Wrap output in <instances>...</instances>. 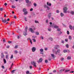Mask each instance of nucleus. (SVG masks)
Listing matches in <instances>:
<instances>
[{
	"label": "nucleus",
	"instance_id": "nucleus-22",
	"mask_svg": "<svg viewBox=\"0 0 74 74\" xmlns=\"http://www.w3.org/2000/svg\"><path fill=\"white\" fill-rule=\"evenodd\" d=\"M23 35L24 36H26V35H27V34H26V32H24Z\"/></svg>",
	"mask_w": 74,
	"mask_h": 74
},
{
	"label": "nucleus",
	"instance_id": "nucleus-26",
	"mask_svg": "<svg viewBox=\"0 0 74 74\" xmlns=\"http://www.w3.org/2000/svg\"><path fill=\"white\" fill-rule=\"evenodd\" d=\"M60 15L62 17L63 16H64V14H62V13H61L60 14Z\"/></svg>",
	"mask_w": 74,
	"mask_h": 74
},
{
	"label": "nucleus",
	"instance_id": "nucleus-45",
	"mask_svg": "<svg viewBox=\"0 0 74 74\" xmlns=\"http://www.w3.org/2000/svg\"><path fill=\"white\" fill-rule=\"evenodd\" d=\"M13 58V55H11V56L10 57V59H12V58Z\"/></svg>",
	"mask_w": 74,
	"mask_h": 74
},
{
	"label": "nucleus",
	"instance_id": "nucleus-10",
	"mask_svg": "<svg viewBox=\"0 0 74 74\" xmlns=\"http://www.w3.org/2000/svg\"><path fill=\"white\" fill-rule=\"evenodd\" d=\"M51 15H51V13H50L49 14L48 16V17L49 19H50L51 16Z\"/></svg>",
	"mask_w": 74,
	"mask_h": 74
},
{
	"label": "nucleus",
	"instance_id": "nucleus-41",
	"mask_svg": "<svg viewBox=\"0 0 74 74\" xmlns=\"http://www.w3.org/2000/svg\"><path fill=\"white\" fill-rule=\"evenodd\" d=\"M66 47L67 48H69V44H66Z\"/></svg>",
	"mask_w": 74,
	"mask_h": 74
},
{
	"label": "nucleus",
	"instance_id": "nucleus-55",
	"mask_svg": "<svg viewBox=\"0 0 74 74\" xmlns=\"http://www.w3.org/2000/svg\"><path fill=\"white\" fill-rule=\"evenodd\" d=\"M45 62L46 63H47L48 62V60H45Z\"/></svg>",
	"mask_w": 74,
	"mask_h": 74
},
{
	"label": "nucleus",
	"instance_id": "nucleus-63",
	"mask_svg": "<svg viewBox=\"0 0 74 74\" xmlns=\"http://www.w3.org/2000/svg\"><path fill=\"white\" fill-rule=\"evenodd\" d=\"M47 48H45V51H47Z\"/></svg>",
	"mask_w": 74,
	"mask_h": 74
},
{
	"label": "nucleus",
	"instance_id": "nucleus-29",
	"mask_svg": "<svg viewBox=\"0 0 74 74\" xmlns=\"http://www.w3.org/2000/svg\"><path fill=\"white\" fill-rule=\"evenodd\" d=\"M70 71V70H66L65 72V73H67V72H68V71Z\"/></svg>",
	"mask_w": 74,
	"mask_h": 74
},
{
	"label": "nucleus",
	"instance_id": "nucleus-52",
	"mask_svg": "<svg viewBox=\"0 0 74 74\" xmlns=\"http://www.w3.org/2000/svg\"><path fill=\"white\" fill-rule=\"evenodd\" d=\"M14 18L15 19H16V16H14Z\"/></svg>",
	"mask_w": 74,
	"mask_h": 74
},
{
	"label": "nucleus",
	"instance_id": "nucleus-60",
	"mask_svg": "<svg viewBox=\"0 0 74 74\" xmlns=\"http://www.w3.org/2000/svg\"><path fill=\"white\" fill-rule=\"evenodd\" d=\"M56 12L57 13H59V11L58 10H57Z\"/></svg>",
	"mask_w": 74,
	"mask_h": 74
},
{
	"label": "nucleus",
	"instance_id": "nucleus-4",
	"mask_svg": "<svg viewBox=\"0 0 74 74\" xmlns=\"http://www.w3.org/2000/svg\"><path fill=\"white\" fill-rule=\"evenodd\" d=\"M36 47H32V51L33 52H35V51H36Z\"/></svg>",
	"mask_w": 74,
	"mask_h": 74
},
{
	"label": "nucleus",
	"instance_id": "nucleus-23",
	"mask_svg": "<svg viewBox=\"0 0 74 74\" xmlns=\"http://www.w3.org/2000/svg\"><path fill=\"white\" fill-rule=\"evenodd\" d=\"M6 59L8 60V55H6Z\"/></svg>",
	"mask_w": 74,
	"mask_h": 74
},
{
	"label": "nucleus",
	"instance_id": "nucleus-51",
	"mask_svg": "<svg viewBox=\"0 0 74 74\" xmlns=\"http://www.w3.org/2000/svg\"><path fill=\"white\" fill-rule=\"evenodd\" d=\"M36 27H34V28H33V30H36Z\"/></svg>",
	"mask_w": 74,
	"mask_h": 74
},
{
	"label": "nucleus",
	"instance_id": "nucleus-54",
	"mask_svg": "<svg viewBox=\"0 0 74 74\" xmlns=\"http://www.w3.org/2000/svg\"><path fill=\"white\" fill-rule=\"evenodd\" d=\"M12 42L11 41H9L8 42V43H9V44H11V43Z\"/></svg>",
	"mask_w": 74,
	"mask_h": 74
},
{
	"label": "nucleus",
	"instance_id": "nucleus-28",
	"mask_svg": "<svg viewBox=\"0 0 74 74\" xmlns=\"http://www.w3.org/2000/svg\"><path fill=\"white\" fill-rule=\"evenodd\" d=\"M16 70H13L12 71V74H14V71H16Z\"/></svg>",
	"mask_w": 74,
	"mask_h": 74
},
{
	"label": "nucleus",
	"instance_id": "nucleus-32",
	"mask_svg": "<svg viewBox=\"0 0 74 74\" xmlns=\"http://www.w3.org/2000/svg\"><path fill=\"white\" fill-rule=\"evenodd\" d=\"M18 45H16L15 46V47H14V48L15 49H16L18 48Z\"/></svg>",
	"mask_w": 74,
	"mask_h": 74
},
{
	"label": "nucleus",
	"instance_id": "nucleus-50",
	"mask_svg": "<svg viewBox=\"0 0 74 74\" xmlns=\"http://www.w3.org/2000/svg\"><path fill=\"white\" fill-rule=\"evenodd\" d=\"M32 40H33L34 42H36V40L35 39H32Z\"/></svg>",
	"mask_w": 74,
	"mask_h": 74
},
{
	"label": "nucleus",
	"instance_id": "nucleus-56",
	"mask_svg": "<svg viewBox=\"0 0 74 74\" xmlns=\"http://www.w3.org/2000/svg\"><path fill=\"white\" fill-rule=\"evenodd\" d=\"M62 32H61V31H60V32L59 33V34H62Z\"/></svg>",
	"mask_w": 74,
	"mask_h": 74
},
{
	"label": "nucleus",
	"instance_id": "nucleus-59",
	"mask_svg": "<svg viewBox=\"0 0 74 74\" xmlns=\"http://www.w3.org/2000/svg\"><path fill=\"white\" fill-rule=\"evenodd\" d=\"M70 73H73L74 71H71L70 72Z\"/></svg>",
	"mask_w": 74,
	"mask_h": 74
},
{
	"label": "nucleus",
	"instance_id": "nucleus-49",
	"mask_svg": "<svg viewBox=\"0 0 74 74\" xmlns=\"http://www.w3.org/2000/svg\"><path fill=\"white\" fill-rule=\"evenodd\" d=\"M53 73H56V70H54L53 71Z\"/></svg>",
	"mask_w": 74,
	"mask_h": 74
},
{
	"label": "nucleus",
	"instance_id": "nucleus-39",
	"mask_svg": "<svg viewBox=\"0 0 74 74\" xmlns=\"http://www.w3.org/2000/svg\"><path fill=\"white\" fill-rule=\"evenodd\" d=\"M26 11V9H23V12H25Z\"/></svg>",
	"mask_w": 74,
	"mask_h": 74
},
{
	"label": "nucleus",
	"instance_id": "nucleus-17",
	"mask_svg": "<svg viewBox=\"0 0 74 74\" xmlns=\"http://www.w3.org/2000/svg\"><path fill=\"white\" fill-rule=\"evenodd\" d=\"M54 28H55V29H57L58 28H59V26L57 25H56V26H54Z\"/></svg>",
	"mask_w": 74,
	"mask_h": 74
},
{
	"label": "nucleus",
	"instance_id": "nucleus-37",
	"mask_svg": "<svg viewBox=\"0 0 74 74\" xmlns=\"http://www.w3.org/2000/svg\"><path fill=\"white\" fill-rule=\"evenodd\" d=\"M24 20L25 21H27V18H26V17H25Z\"/></svg>",
	"mask_w": 74,
	"mask_h": 74
},
{
	"label": "nucleus",
	"instance_id": "nucleus-47",
	"mask_svg": "<svg viewBox=\"0 0 74 74\" xmlns=\"http://www.w3.org/2000/svg\"><path fill=\"white\" fill-rule=\"evenodd\" d=\"M57 31L59 32V31H60V29L59 28H58L57 29Z\"/></svg>",
	"mask_w": 74,
	"mask_h": 74
},
{
	"label": "nucleus",
	"instance_id": "nucleus-27",
	"mask_svg": "<svg viewBox=\"0 0 74 74\" xmlns=\"http://www.w3.org/2000/svg\"><path fill=\"white\" fill-rule=\"evenodd\" d=\"M30 73L29 71H26V74H29Z\"/></svg>",
	"mask_w": 74,
	"mask_h": 74
},
{
	"label": "nucleus",
	"instance_id": "nucleus-64",
	"mask_svg": "<svg viewBox=\"0 0 74 74\" xmlns=\"http://www.w3.org/2000/svg\"><path fill=\"white\" fill-rule=\"evenodd\" d=\"M7 21H10V18H8L7 19Z\"/></svg>",
	"mask_w": 74,
	"mask_h": 74
},
{
	"label": "nucleus",
	"instance_id": "nucleus-16",
	"mask_svg": "<svg viewBox=\"0 0 74 74\" xmlns=\"http://www.w3.org/2000/svg\"><path fill=\"white\" fill-rule=\"evenodd\" d=\"M47 5H49L50 6H51V3H49V2H47Z\"/></svg>",
	"mask_w": 74,
	"mask_h": 74
},
{
	"label": "nucleus",
	"instance_id": "nucleus-5",
	"mask_svg": "<svg viewBox=\"0 0 74 74\" xmlns=\"http://www.w3.org/2000/svg\"><path fill=\"white\" fill-rule=\"evenodd\" d=\"M29 31H30L32 33H34V30H33V29H32V28H29Z\"/></svg>",
	"mask_w": 74,
	"mask_h": 74
},
{
	"label": "nucleus",
	"instance_id": "nucleus-20",
	"mask_svg": "<svg viewBox=\"0 0 74 74\" xmlns=\"http://www.w3.org/2000/svg\"><path fill=\"white\" fill-rule=\"evenodd\" d=\"M69 40H72V38H71V36H69Z\"/></svg>",
	"mask_w": 74,
	"mask_h": 74
},
{
	"label": "nucleus",
	"instance_id": "nucleus-42",
	"mask_svg": "<svg viewBox=\"0 0 74 74\" xmlns=\"http://www.w3.org/2000/svg\"><path fill=\"white\" fill-rule=\"evenodd\" d=\"M67 34L69 35V34H70V32H69V31H67Z\"/></svg>",
	"mask_w": 74,
	"mask_h": 74
},
{
	"label": "nucleus",
	"instance_id": "nucleus-18",
	"mask_svg": "<svg viewBox=\"0 0 74 74\" xmlns=\"http://www.w3.org/2000/svg\"><path fill=\"white\" fill-rule=\"evenodd\" d=\"M27 13H28V12L27 11H26L24 12V14L25 15H27Z\"/></svg>",
	"mask_w": 74,
	"mask_h": 74
},
{
	"label": "nucleus",
	"instance_id": "nucleus-62",
	"mask_svg": "<svg viewBox=\"0 0 74 74\" xmlns=\"http://www.w3.org/2000/svg\"><path fill=\"white\" fill-rule=\"evenodd\" d=\"M4 5H5V6H6V5H7V3H5L4 4Z\"/></svg>",
	"mask_w": 74,
	"mask_h": 74
},
{
	"label": "nucleus",
	"instance_id": "nucleus-46",
	"mask_svg": "<svg viewBox=\"0 0 74 74\" xmlns=\"http://www.w3.org/2000/svg\"><path fill=\"white\" fill-rule=\"evenodd\" d=\"M1 67L2 69H5V68L4 67V66H2Z\"/></svg>",
	"mask_w": 74,
	"mask_h": 74
},
{
	"label": "nucleus",
	"instance_id": "nucleus-38",
	"mask_svg": "<svg viewBox=\"0 0 74 74\" xmlns=\"http://www.w3.org/2000/svg\"><path fill=\"white\" fill-rule=\"evenodd\" d=\"M12 8H15V6L14 5H12Z\"/></svg>",
	"mask_w": 74,
	"mask_h": 74
},
{
	"label": "nucleus",
	"instance_id": "nucleus-24",
	"mask_svg": "<svg viewBox=\"0 0 74 74\" xmlns=\"http://www.w3.org/2000/svg\"><path fill=\"white\" fill-rule=\"evenodd\" d=\"M35 34L37 35H39V33H38V32H35Z\"/></svg>",
	"mask_w": 74,
	"mask_h": 74
},
{
	"label": "nucleus",
	"instance_id": "nucleus-48",
	"mask_svg": "<svg viewBox=\"0 0 74 74\" xmlns=\"http://www.w3.org/2000/svg\"><path fill=\"white\" fill-rule=\"evenodd\" d=\"M47 8L48 10H49L50 9V8H49V7H48V6L47 7Z\"/></svg>",
	"mask_w": 74,
	"mask_h": 74
},
{
	"label": "nucleus",
	"instance_id": "nucleus-3",
	"mask_svg": "<svg viewBox=\"0 0 74 74\" xmlns=\"http://www.w3.org/2000/svg\"><path fill=\"white\" fill-rule=\"evenodd\" d=\"M60 50L59 49L57 50V51H56L55 53V54H56V55H57L58 54V53H60Z\"/></svg>",
	"mask_w": 74,
	"mask_h": 74
},
{
	"label": "nucleus",
	"instance_id": "nucleus-31",
	"mask_svg": "<svg viewBox=\"0 0 74 74\" xmlns=\"http://www.w3.org/2000/svg\"><path fill=\"white\" fill-rule=\"evenodd\" d=\"M14 22H11L10 23V25H12V24H14Z\"/></svg>",
	"mask_w": 74,
	"mask_h": 74
},
{
	"label": "nucleus",
	"instance_id": "nucleus-30",
	"mask_svg": "<svg viewBox=\"0 0 74 74\" xmlns=\"http://www.w3.org/2000/svg\"><path fill=\"white\" fill-rule=\"evenodd\" d=\"M25 1L26 3H28L29 2V0H25Z\"/></svg>",
	"mask_w": 74,
	"mask_h": 74
},
{
	"label": "nucleus",
	"instance_id": "nucleus-43",
	"mask_svg": "<svg viewBox=\"0 0 74 74\" xmlns=\"http://www.w3.org/2000/svg\"><path fill=\"white\" fill-rule=\"evenodd\" d=\"M34 5L35 7H36V6H37V4H36V3H34Z\"/></svg>",
	"mask_w": 74,
	"mask_h": 74
},
{
	"label": "nucleus",
	"instance_id": "nucleus-58",
	"mask_svg": "<svg viewBox=\"0 0 74 74\" xmlns=\"http://www.w3.org/2000/svg\"><path fill=\"white\" fill-rule=\"evenodd\" d=\"M40 38H41L42 40H43V39H44V38L42 36L40 37Z\"/></svg>",
	"mask_w": 74,
	"mask_h": 74
},
{
	"label": "nucleus",
	"instance_id": "nucleus-9",
	"mask_svg": "<svg viewBox=\"0 0 74 74\" xmlns=\"http://www.w3.org/2000/svg\"><path fill=\"white\" fill-rule=\"evenodd\" d=\"M65 69H61L59 71V73H62L63 71H64L65 70Z\"/></svg>",
	"mask_w": 74,
	"mask_h": 74
},
{
	"label": "nucleus",
	"instance_id": "nucleus-6",
	"mask_svg": "<svg viewBox=\"0 0 74 74\" xmlns=\"http://www.w3.org/2000/svg\"><path fill=\"white\" fill-rule=\"evenodd\" d=\"M40 54H43L44 53H43V51H44V50L43 49H40Z\"/></svg>",
	"mask_w": 74,
	"mask_h": 74
},
{
	"label": "nucleus",
	"instance_id": "nucleus-53",
	"mask_svg": "<svg viewBox=\"0 0 74 74\" xmlns=\"http://www.w3.org/2000/svg\"><path fill=\"white\" fill-rule=\"evenodd\" d=\"M27 40H31V39H30V38H28L27 39Z\"/></svg>",
	"mask_w": 74,
	"mask_h": 74
},
{
	"label": "nucleus",
	"instance_id": "nucleus-40",
	"mask_svg": "<svg viewBox=\"0 0 74 74\" xmlns=\"http://www.w3.org/2000/svg\"><path fill=\"white\" fill-rule=\"evenodd\" d=\"M35 22L36 23H38V21H35Z\"/></svg>",
	"mask_w": 74,
	"mask_h": 74
},
{
	"label": "nucleus",
	"instance_id": "nucleus-33",
	"mask_svg": "<svg viewBox=\"0 0 74 74\" xmlns=\"http://www.w3.org/2000/svg\"><path fill=\"white\" fill-rule=\"evenodd\" d=\"M3 10L4 9H3V8H0V11H3Z\"/></svg>",
	"mask_w": 74,
	"mask_h": 74
},
{
	"label": "nucleus",
	"instance_id": "nucleus-13",
	"mask_svg": "<svg viewBox=\"0 0 74 74\" xmlns=\"http://www.w3.org/2000/svg\"><path fill=\"white\" fill-rule=\"evenodd\" d=\"M4 58V55L3 54V53H1V58Z\"/></svg>",
	"mask_w": 74,
	"mask_h": 74
},
{
	"label": "nucleus",
	"instance_id": "nucleus-15",
	"mask_svg": "<svg viewBox=\"0 0 74 74\" xmlns=\"http://www.w3.org/2000/svg\"><path fill=\"white\" fill-rule=\"evenodd\" d=\"M27 29H28L27 27H26L25 29V32H27Z\"/></svg>",
	"mask_w": 74,
	"mask_h": 74
},
{
	"label": "nucleus",
	"instance_id": "nucleus-34",
	"mask_svg": "<svg viewBox=\"0 0 74 74\" xmlns=\"http://www.w3.org/2000/svg\"><path fill=\"white\" fill-rule=\"evenodd\" d=\"M49 39L50 40H51V41H53V38H49Z\"/></svg>",
	"mask_w": 74,
	"mask_h": 74
},
{
	"label": "nucleus",
	"instance_id": "nucleus-25",
	"mask_svg": "<svg viewBox=\"0 0 74 74\" xmlns=\"http://www.w3.org/2000/svg\"><path fill=\"white\" fill-rule=\"evenodd\" d=\"M71 57H68L67 58V59H68V60H69L70 59H71Z\"/></svg>",
	"mask_w": 74,
	"mask_h": 74
},
{
	"label": "nucleus",
	"instance_id": "nucleus-44",
	"mask_svg": "<svg viewBox=\"0 0 74 74\" xmlns=\"http://www.w3.org/2000/svg\"><path fill=\"white\" fill-rule=\"evenodd\" d=\"M18 53V51H14V53Z\"/></svg>",
	"mask_w": 74,
	"mask_h": 74
},
{
	"label": "nucleus",
	"instance_id": "nucleus-2",
	"mask_svg": "<svg viewBox=\"0 0 74 74\" xmlns=\"http://www.w3.org/2000/svg\"><path fill=\"white\" fill-rule=\"evenodd\" d=\"M31 63L32 64V65H33L34 66V67H36V62L34 61H33V62H31Z\"/></svg>",
	"mask_w": 74,
	"mask_h": 74
},
{
	"label": "nucleus",
	"instance_id": "nucleus-57",
	"mask_svg": "<svg viewBox=\"0 0 74 74\" xmlns=\"http://www.w3.org/2000/svg\"><path fill=\"white\" fill-rule=\"evenodd\" d=\"M33 10V8H31V9H30V11H32Z\"/></svg>",
	"mask_w": 74,
	"mask_h": 74
},
{
	"label": "nucleus",
	"instance_id": "nucleus-8",
	"mask_svg": "<svg viewBox=\"0 0 74 74\" xmlns=\"http://www.w3.org/2000/svg\"><path fill=\"white\" fill-rule=\"evenodd\" d=\"M7 21L6 20H5V19L3 20V18H2V22H3V23H6V22H7Z\"/></svg>",
	"mask_w": 74,
	"mask_h": 74
},
{
	"label": "nucleus",
	"instance_id": "nucleus-14",
	"mask_svg": "<svg viewBox=\"0 0 74 74\" xmlns=\"http://www.w3.org/2000/svg\"><path fill=\"white\" fill-rule=\"evenodd\" d=\"M51 55L52 57L53 58H55L56 57V56H55V55L54 54H51Z\"/></svg>",
	"mask_w": 74,
	"mask_h": 74
},
{
	"label": "nucleus",
	"instance_id": "nucleus-11",
	"mask_svg": "<svg viewBox=\"0 0 74 74\" xmlns=\"http://www.w3.org/2000/svg\"><path fill=\"white\" fill-rule=\"evenodd\" d=\"M43 59L42 58H40L39 59V61H38V62L40 63V62H42V61L43 60Z\"/></svg>",
	"mask_w": 74,
	"mask_h": 74
},
{
	"label": "nucleus",
	"instance_id": "nucleus-1",
	"mask_svg": "<svg viewBox=\"0 0 74 74\" xmlns=\"http://www.w3.org/2000/svg\"><path fill=\"white\" fill-rule=\"evenodd\" d=\"M63 10L64 13H66L67 12V10H68V8L66 7H65L63 8Z\"/></svg>",
	"mask_w": 74,
	"mask_h": 74
},
{
	"label": "nucleus",
	"instance_id": "nucleus-19",
	"mask_svg": "<svg viewBox=\"0 0 74 74\" xmlns=\"http://www.w3.org/2000/svg\"><path fill=\"white\" fill-rule=\"evenodd\" d=\"M71 14L72 15H74V12L73 11H71Z\"/></svg>",
	"mask_w": 74,
	"mask_h": 74
},
{
	"label": "nucleus",
	"instance_id": "nucleus-7",
	"mask_svg": "<svg viewBox=\"0 0 74 74\" xmlns=\"http://www.w3.org/2000/svg\"><path fill=\"white\" fill-rule=\"evenodd\" d=\"M59 48V46L58 45H56L55 47H54V49H58V48Z\"/></svg>",
	"mask_w": 74,
	"mask_h": 74
},
{
	"label": "nucleus",
	"instance_id": "nucleus-61",
	"mask_svg": "<svg viewBox=\"0 0 74 74\" xmlns=\"http://www.w3.org/2000/svg\"><path fill=\"white\" fill-rule=\"evenodd\" d=\"M67 52H70V50H67Z\"/></svg>",
	"mask_w": 74,
	"mask_h": 74
},
{
	"label": "nucleus",
	"instance_id": "nucleus-35",
	"mask_svg": "<svg viewBox=\"0 0 74 74\" xmlns=\"http://www.w3.org/2000/svg\"><path fill=\"white\" fill-rule=\"evenodd\" d=\"M67 52V50H64L63 51V52L64 53H66V52Z\"/></svg>",
	"mask_w": 74,
	"mask_h": 74
},
{
	"label": "nucleus",
	"instance_id": "nucleus-21",
	"mask_svg": "<svg viewBox=\"0 0 74 74\" xmlns=\"http://www.w3.org/2000/svg\"><path fill=\"white\" fill-rule=\"evenodd\" d=\"M3 62H4V63L5 64L7 63V62H6V60H5V59H4Z\"/></svg>",
	"mask_w": 74,
	"mask_h": 74
},
{
	"label": "nucleus",
	"instance_id": "nucleus-12",
	"mask_svg": "<svg viewBox=\"0 0 74 74\" xmlns=\"http://www.w3.org/2000/svg\"><path fill=\"white\" fill-rule=\"evenodd\" d=\"M69 28L70 29H71V30H73V27L71 25H69Z\"/></svg>",
	"mask_w": 74,
	"mask_h": 74
},
{
	"label": "nucleus",
	"instance_id": "nucleus-36",
	"mask_svg": "<svg viewBox=\"0 0 74 74\" xmlns=\"http://www.w3.org/2000/svg\"><path fill=\"white\" fill-rule=\"evenodd\" d=\"M48 7V6L46 5H44V8H47V7Z\"/></svg>",
	"mask_w": 74,
	"mask_h": 74
}]
</instances>
